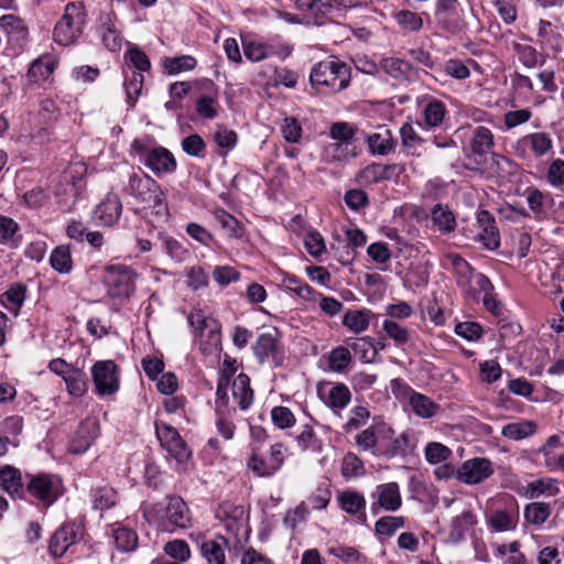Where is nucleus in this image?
<instances>
[{
  "instance_id": "1",
  "label": "nucleus",
  "mask_w": 564,
  "mask_h": 564,
  "mask_svg": "<svg viewBox=\"0 0 564 564\" xmlns=\"http://www.w3.org/2000/svg\"><path fill=\"white\" fill-rule=\"evenodd\" d=\"M126 177L122 192L132 197L138 210L144 212L145 215L150 210L158 217L167 215L165 195L155 180L133 167H127Z\"/></svg>"
},
{
  "instance_id": "2",
  "label": "nucleus",
  "mask_w": 564,
  "mask_h": 564,
  "mask_svg": "<svg viewBox=\"0 0 564 564\" xmlns=\"http://www.w3.org/2000/svg\"><path fill=\"white\" fill-rule=\"evenodd\" d=\"M310 82L318 91L327 88L332 93L345 89L350 82V67L340 61H322L311 70Z\"/></svg>"
},
{
  "instance_id": "3",
  "label": "nucleus",
  "mask_w": 564,
  "mask_h": 564,
  "mask_svg": "<svg viewBox=\"0 0 564 564\" xmlns=\"http://www.w3.org/2000/svg\"><path fill=\"white\" fill-rule=\"evenodd\" d=\"M145 516L167 531L175 528L185 529L191 522L188 507L178 496L169 497L166 503L153 505L145 511Z\"/></svg>"
},
{
  "instance_id": "4",
  "label": "nucleus",
  "mask_w": 564,
  "mask_h": 564,
  "mask_svg": "<svg viewBox=\"0 0 564 564\" xmlns=\"http://www.w3.org/2000/svg\"><path fill=\"white\" fill-rule=\"evenodd\" d=\"M188 323L195 329L199 349L204 355H214L220 350V325L216 319L205 316L202 311H194L188 315Z\"/></svg>"
},
{
  "instance_id": "5",
  "label": "nucleus",
  "mask_w": 564,
  "mask_h": 564,
  "mask_svg": "<svg viewBox=\"0 0 564 564\" xmlns=\"http://www.w3.org/2000/svg\"><path fill=\"white\" fill-rule=\"evenodd\" d=\"M131 151L156 175L173 173L176 170L174 155L163 147L150 148L144 140L135 139L131 143Z\"/></svg>"
},
{
  "instance_id": "6",
  "label": "nucleus",
  "mask_w": 564,
  "mask_h": 564,
  "mask_svg": "<svg viewBox=\"0 0 564 564\" xmlns=\"http://www.w3.org/2000/svg\"><path fill=\"white\" fill-rule=\"evenodd\" d=\"M84 23L83 7L74 2L67 3L62 19L54 29L55 42L64 46L72 44L82 33Z\"/></svg>"
},
{
  "instance_id": "7",
  "label": "nucleus",
  "mask_w": 564,
  "mask_h": 564,
  "mask_svg": "<svg viewBox=\"0 0 564 564\" xmlns=\"http://www.w3.org/2000/svg\"><path fill=\"white\" fill-rule=\"evenodd\" d=\"M437 28L446 35H455L466 28L464 11L457 0H438L435 9Z\"/></svg>"
},
{
  "instance_id": "8",
  "label": "nucleus",
  "mask_w": 564,
  "mask_h": 564,
  "mask_svg": "<svg viewBox=\"0 0 564 564\" xmlns=\"http://www.w3.org/2000/svg\"><path fill=\"white\" fill-rule=\"evenodd\" d=\"M135 274L126 265H109L105 270L104 282L112 297L129 296L134 291Z\"/></svg>"
},
{
  "instance_id": "9",
  "label": "nucleus",
  "mask_w": 564,
  "mask_h": 564,
  "mask_svg": "<svg viewBox=\"0 0 564 564\" xmlns=\"http://www.w3.org/2000/svg\"><path fill=\"white\" fill-rule=\"evenodd\" d=\"M91 377L100 397L112 395L119 389L118 369L112 360L97 361L91 368Z\"/></svg>"
},
{
  "instance_id": "10",
  "label": "nucleus",
  "mask_w": 564,
  "mask_h": 564,
  "mask_svg": "<svg viewBox=\"0 0 564 564\" xmlns=\"http://www.w3.org/2000/svg\"><path fill=\"white\" fill-rule=\"evenodd\" d=\"M494 147V135L491 131L482 126L476 127L473 132L470 142L471 155L468 156L469 163L466 169L478 171L486 162V154L491 151Z\"/></svg>"
},
{
  "instance_id": "11",
  "label": "nucleus",
  "mask_w": 564,
  "mask_h": 564,
  "mask_svg": "<svg viewBox=\"0 0 564 564\" xmlns=\"http://www.w3.org/2000/svg\"><path fill=\"white\" fill-rule=\"evenodd\" d=\"M26 489L46 506L52 505L61 494L58 479L44 474L32 476Z\"/></svg>"
},
{
  "instance_id": "12",
  "label": "nucleus",
  "mask_w": 564,
  "mask_h": 564,
  "mask_svg": "<svg viewBox=\"0 0 564 564\" xmlns=\"http://www.w3.org/2000/svg\"><path fill=\"white\" fill-rule=\"evenodd\" d=\"M492 474L491 462L487 458H474L466 460L457 470V479L462 482L474 485L487 479Z\"/></svg>"
},
{
  "instance_id": "13",
  "label": "nucleus",
  "mask_w": 564,
  "mask_h": 564,
  "mask_svg": "<svg viewBox=\"0 0 564 564\" xmlns=\"http://www.w3.org/2000/svg\"><path fill=\"white\" fill-rule=\"evenodd\" d=\"M404 172L402 164H380L372 163L361 170L358 174V178L364 184H375L382 181H390L398 178L401 173Z\"/></svg>"
},
{
  "instance_id": "14",
  "label": "nucleus",
  "mask_w": 564,
  "mask_h": 564,
  "mask_svg": "<svg viewBox=\"0 0 564 564\" xmlns=\"http://www.w3.org/2000/svg\"><path fill=\"white\" fill-rule=\"evenodd\" d=\"M476 225L478 227L477 238L482 246L488 250H496L500 245V236L491 213L488 210L478 212Z\"/></svg>"
},
{
  "instance_id": "15",
  "label": "nucleus",
  "mask_w": 564,
  "mask_h": 564,
  "mask_svg": "<svg viewBox=\"0 0 564 564\" xmlns=\"http://www.w3.org/2000/svg\"><path fill=\"white\" fill-rule=\"evenodd\" d=\"M392 435L393 431L389 429L386 436L390 438V444L387 446H379L373 451V455L391 459L397 456L405 457L412 453L414 444L411 443L410 434L408 432H403L394 438H392Z\"/></svg>"
},
{
  "instance_id": "16",
  "label": "nucleus",
  "mask_w": 564,
  "mask_h": 564,
  "mask_svg": "<svg viewBox=\"0 0 564 564\" xmlns=\"http://www.w3.org/2000/svg\"><path fill=\"white\" fill-rule=\"evenodd\" d=\"M77 540V528L75 524H64L58 528L50 540L48 550L52 556L61 557L70 545Z\"/></svg>"
},
{
  "instance_id": "17",
  "label": "nucleus",
  "mask_w": 564,
  "mask_h": 564,
  "mask_svg": "<svg viewBox=\"0 0 564 564\" xmlns=\"http://www.w3.org/2000/svg\"><path fill=\"white\" fill-rule=\"evenodd\" d=\"M378 501L372 505L376 511L377 506L386 511H397L402 506V498L399 485L394 481L379 485L377 488Z\"/></svg>"
},
{
  "instance_id": "18",
  "label": "nucleus",
  "mask_w": 564,
  "mask_h": 564,
  "mask_svg": "<svg viewBox=\"0 0 564 564\" xmlns=\"http://www.w3.org/2000/svg\"><path fill=\"white\" fill-rule=\"evenodd\" d=\"M122 213V204L117 195L109 194L96 207L95 214L98 220L105 226L115 225Z\"/></svg>"
},
{
  "instance_id": "19",
  "label": "nucleus",
  "mask_w": 564,
  "mask_h": 564,
  "mask_svg": "<svg viewBox=\"0 0 564 564\" xmlns=\"http://www.w3.org/2000/svg\"><path fill=\"white\" fill-rule=\"evenodd\" d=\"M0 487L10 496L22 497L24 485L21 471L11 465L3 466L0 469Z\"/></svg>"
},
{
  "instance_id": "20",
  "label": "nucleus",
  "mask_w": 564,
  "mask_h": 564,
  "mask_svg": "<svg viewBox=\"0 0 564 564\" xmlns=\"http://www.w3.org/2000/svg\"><path fill=\"white\" fill-rule=\"evenodd\" d=\"M97 437V424L96 422L86 421L80 424L75 438L70 444V451L74 454L84 453L93 444Z\"/></svg>"
},
{
  "instance_id": "21",
  "label": "nucleus",
  "mask_w": 564,
  "mask_h": 564,
  "mask_svg": "<svg viewBox=\"0 0 564 564\" xmlns=\"http://www.w3.org/2000/svg\"><path fill=\"white\" fill-rule=\"evenodd\" d=\"M215 516L226 524L228 530H234V527L243 519L245 508L241 505L223 501L218 505Z\"/></svg>"
},
{
  "instance_id": "22",
  "label": "nucleus",
  "mask_w": 564,
  "mask_h": 564,
  "mask_svg": "<svg viewBox=\"0 0 564 564\" xmlns=\"http://www.w3.org/2000/svg\"><path fill=\"white\" fill-rule=\"evenodd\" d=\"M232 395L241 410H247L253 399V391L250 388V379L247 375H238L232 382Z\"/></svg>"
},
{
  "instance_id": "23",
  "label": "nucleus",
  "mask_w": 564,
  "mask_h": 564,
  "mask_svg": "<svg viewBox=\"0 0 564 564\" xmlns=\"http://www.w3.org/2000/svg\"><path fill=\"white\" fill-rule=\"evenodd\" d=\"M558 491L560 489L555 479L543 478L528 484L524 490V496L528 499H536L542 496L554 497Z\"/></svg>"
},
{
  "instance_id": "24",
  "label": "nucleus",
  "mask_w": 564,
  "mask_h": 564,
  "mask_svg": "<svg viewBox=\"0 0 564 564\" xmlns=\"http://www.w3.org/2000/svg\"><path fill=\"white\" fill-rule=\"evenodd\" d=\"M373 314L368 310H350L343 316V325L355 334L365 332Z\"/></svg>"
},
{
  "instance_id": "25",
  "label": "nucleus",
  "mask_w": 564,
  "mask_h": 564,
  "mask_svg": "<svg viewBox=\"0 0 564 564\" xmlns=\"http://www.w3.org/2000/svg\"><path fill=\"white\" fill-rule=\"evenodd\" d=\"M26 288L22 284L12 285L0 295V304L8 311L18 315L25 300Z\"/></svg>"
},
{
  "instance_id": "26",
  "label": "nucleus",
  "mask_w": 564,
  "mask_h": 564,
  "mask_svg": "<svg viewBox=\"0 0 564 564\" xmlns=\"http://www.w3.org/2000/svg\"><path fill=\"white\" fill-rule=\"evenodd\" d=\"M380 68L395 79H406L412 72V65L398 57L382 58L380 61Z\"/></svg>"
},
{
  "instance_id": "27",
  "label": "nucleus",
  "mask_w": 564,
  "mask_h": 564,
  "mask_svg": "<svg viewBox=\"0 0 564 564\" xmlns=\"http://www.w3.org/2000/svg\"><path fill=\"white\" fill-rule=\"evenodd\" d=\"M227 540L224 536H217L214 540L205 541L202 544V553L209 564H224Z\"/></svg>"
},
{
  "instance_id": "28",
  "label": "nucleus",
  "mask_w": 564,
  "mask_h": 564,
  "mask_svg": "<svg viewBox=\"0 0 564 564\" xmlns=\"http://www.w3.org/2000/svg\"><path fill=\"white\" fill-rule=\"evenodd\" d=\"M0 26L15 42L24 41L28 36V29L24 22L14 14H6L1 17Z\"/></svg>"
},
{
  "instance_id": "29",
  "label": "nucleus",
  "mask_w": 564,
  "mask_h": 564,
  "mask_svg": "<svg viewBox=\"0 0 564 564\" xmlns=\"http://www.w3.org/2000/svg\"><path fill=\"white\" fill-rule=\"evenodd\" d=\"M432 221L442 232H452L456 227L454 214L447 206L437 204L432 209Z\"/></svg>"
},
{
  "instance_id": "30",
  "label": "nucleus",
  "mask_w": 564,
  "mask_h": 564,
  "mask_svg": "<svg viewBox=\"0 0 564 564\" xmlns=\"http://www.w3.org/2000/svg\"><path fill=\"white\" fill-rule=\"evenodd\" d=\"M116 547L122 552L134 551L138 546V534L132 529L118 527L112 530Z\"/></svg>"
},
{
  "instance_id": "31",
  "label": "nucleus",
  "mask_w": 564,
  "mask_h": 564,
  "mask_svg": "<svg viewBox=\"0 0 564 564\" xmlns=\"http://www.w3.org/2000/svg\"><path fill=\"white\" fill-rule=\"evenodd\" d=\"M367 142L371 153L378 155H386L390 153L395 145V141L389 130H386L382 133H373L369 135Z\"/></svg>"
},
{
  "instance_id": "32",
  "label": "nucleus",
  "mask_w": 564,
  "mask_h": 564,
  "mask_svg": "<svg viewBox=\"0 0 564 564\" xmlns=\"http://www.w3.org/2000/svg\"><path fill=\"white\" fill-rule=\"evenodd\" d=\"M551 514V506L546 502H531L524 508V519L532 525L543 524Z\"/></svg>"
},
{
  "instance_id": "33",
  "label": "nucleus",
  "mask_w": 564,
  "mask_h": 564,
  "mask_svg": "<svg viewBox=\"0 0 564 564\" xmlns=\"http://www.w3.org/2000/svg\"><path fill=\"white\" fill-rule=\"evenodd\" d=\"M67 392L73 397H82L88 390L87 375L79 368L70 370V373L64 379Z\"/></svg>"
},
{
  "instance_id": "34",
  "label": "nucleus",
  "mask_w": 564,
  "mask_h": 564,
  "mask_svg": "<svg viewBox=\"0 0 564 564\" xmlns=\"http://www.w3.org/2000/svg\"><path fill=\"white\" fill-rule=\"evenodd\" d=\"M340 508L349 514H357L366 507L365 497L352 490H345L338 495Z\"/></svg>"
},
{
  "instance_id": "35",
  "label": "nucleus",
  "mask_w": 564,
  "mask_h": 564,
  "mask_svg": "<svg viewBox=\"0 0 564 564\" xmlns=\"http://www.w3.org/2000/svg\"><path fill=\"white\" fill-rule=\"evenodd\" d=\"M351 362L352 357L347 347H336L328 355V367L332 371L339 373L345 372L348 370Z\"/></svg>"
},
{
  "instance_id": "36",
  "label": "nucleus",
  "mask_w": 564,
  "mask_h": 564,
  "mask_svg": "<svg viewBox=\"0 0 564 564\" xmlns=\"http://www.w3.org/2000/svg\"><path fill=\"white\" fill-rule=\"evenodd\" d=\"M350 399L351 393L349 389L344 383H338L329 390L326 404L332 408L335 413H338L347 406Z\"/></svg>"
},
{
  "instance_id": "37",
  "label": "nucleus",
  "mask_w": 564,
  "mask_h": 564,
  "mask_svg": "<svg viewBox=\"0 0 564 564\" xmlns=\"http://www.w3.org/2000/svg\"><path fill=\"white\" fill-rule=\"evenodd\" d=\"M410 405L413 412L421 417H432L438 410L436 403L421 393H413L410 397Z\"/></svg>"
},
{
  "instance_id": "38",
  "label": "nucleus",
  "mask_w": 564,
  "mask_h": 564,
  "mask_svg": "<svg viewBox=\"0 0 564 564\" xmlns=\"http://www.w3.org/2000/svg\"><path fill=\"white\" fill-rule=\"evenodd\" d=\"M143 80V74L140 72L132 70L131 75H127L124 89L127 94V102L130 107H134L138 97L141 95Z\"/></svg>"
},
{
  "instance_id": "39",
  "label": "nucleus",
  "mask_w": 564,
  "mask_h": 564,
  "mask_svg": "<svg viewBox=\"0 0 564 564\" xmlns=\"http://www.w3.org/2000/svg\"><path fill=\"white\" fill-rule=\"evenodd\" d=\"M535 424L531 421L509 423L503 426L501 434L510 440H521L535 432Z\"/></svg>"
},
{
  "instance_id": "40",
  "label": "nucleus",
  "mask_w": 564,
  "mask_h": 564,
  "mask_svg": "<svg viewBox=\"0 0 564 564\" xmlns=\"http://www.w3.org/2000/svg\"><path fill=\"white\" fill-rule=\"evenodd\" d=\"M445 106L440 100H432L424 107V123L430 128L438 127L445 117Z\"/></svg>"
},
{
  "instance_id": "41",
  "label": "nucleus",
  "mask_w": 564,
  "mask_h": 564,
  "mask_svg": "<svg viewBox=\"0 0 564 564\" xmlns=\"http://www.w3.org/2000/svg\"><path fill=\"white\" fill-rule=\"evenodd\" d=\"M404 518L399 516H384L377 520L375 532L378 535L392 536L399 529L404 527Z\"/></svg>"
},
{
  "instance_id": "42",
  "label": "nucleus",
  "mask_w": 564,
  "mask_h": 564,
  "mask_svg": "<svg viewBox=\"0 0 564 564\" xmlns=\"http://www.w3.org/2000/svg\"><path fill=\"white\" fill-rule=\"evenodd\" d=\"M51 265L59 273H68L72 269V256L66 246L56 247L50 258Z\"/></svg>"
},
{
  "instance_id": "43",
  "label": "nucleus",
  "mask_w": 564,
  "mask_h": 564,
  "mask_svg": "<svg viewBox=\"0 0 564 564\" xmlns=\"http://www.w3.org/2000/svg\"><path fill=\"white\" fill-rule=\"evenodd\" d=\"M159 239L161 240L162 247L166 254L173 261L181 262L187 257V249L173 237L160 234Z\"/></svg>"
},
{
  "instance_id": "44",
  "label": "nucleus",
  "mask_w": 564,
  "mask_h": 564,
  "mask_svg": "<svg viewBox=\"0 0 564 564\" xmlns=\"http://www.w3.org/2000/svg\"><path fill=\"white\" fill-rule=\"evenodd\" d=\"M94 508L105 511L117 502V492L109 486L98 487L94 491Z\"/></svg>"
},
{
  "instance_id": "45",
  "label": "nucleus",
  "mask_w": 564,
  "mask_h": 564,
  "mask_svg": "<svg viewBox=\"0 0 564 564\" xmlns=\"http://www.w3.org/2000/svg\"><path fill=\"white\" fill-rule=\"evenodd\" d=\"M164 68L171 74L192 70L196 66V59L191 55H182L177 57H167L164 59Z\"/></svg>"
},
{
  "instance_id": "46",
  "label": "nucleus",
  "mask_w": 564,
  "mask_h": 564,
  "mask_svg": "<svg viewBox=\"0 0 564 564\" xmlns=\"http://www.w3.org/2000/svg\"><path fill=\"white\" fill-rule=\"evenodd\" d=\"M349 346L356 355H359L367 362L372 361L378 354V348L370 337L359 338Z\"/></svg>"
},
{
  "instance_id": "47",
  "label": "nucleus",
  "mask_w": 564,
  "mask_h": 564,
  "mask_svg": "<svg viewBox=\"0 0 564 564\" xmlns=\"http://www.w3.org/2000/svg\"><path fill=\"white\" fill-rule=\"evenodd\" d=\"M278 340L271 334H261L253 347L256 356L263 362L270 354L276 350Z\"/></svg>"
},
{
  "instance_id": "48",
  "label": "nucleus",
  "mask_w": 564,
  "mask_h": 564,
  "mask_svg": "<svg viewBox=\"0 0 564 564\" xmlns=\"http://www.w3.org/2000/svg\"><path fill=\"white\" fill-rule=\"evenodd\" d=\"M522 141L531 147L536 156L544 155L552 148L551 139L542 132L529 134Z\"/></svg>"
},
{
  "instance_id": "49",
  "label": "nucleus",
  "mask_w": 564,
  "mask_h": 564,
  "mask_svg": "<svg viewBox=\"0 0 564 564\" xmlns=\"http://www.w3.org/2000/svg\"><path fill=\"white\" fill-rule=\"evenodd\" d=\"M364 464L354 453H347L341 462V475L345 478L358 477L364 474Z\"/></svg>"
},
{
  "instance_id": "50",
  "label": "nucleus",
  "mask_w": 564,
  "mask_h": 564,
  "mask_svg": "<svg viewBox=\"0 0 564 564\" xmlns=\"http://www.w3.org/2000/svg\"><path fill=\"white\" fill-rule=\"evenodd\" d=\"M452 451L438 442H431L425 446V458L430 464H440L449 458Z\"/></svg>"
},
{
  "instance_id": "51",
  "label": "nucleus",
  "mask_w": 564,
  "mask_h": 564,
  "mask_svg": "<svg viewBox=\"0 0 564 564\" xmlns=\"http://www.w3.org/2000/svg\"><path fill=\"white\" fill-rule=\"evenodd\" d=\"M386 334L394 340L397 345H403L409 341L410 334L406 327L392 319H386L382 324Z\"/></svg>"
},
{
  "instance_id": "52",
  "label": "nucleus",
  "mask_w": 564,
  "mask_h": 564,
  "mask_svg": "<svg viewBox=\"0 0 564 564\" xmlns=\"http://www.w3.org/2000/svg\"><path fill=\"white\" fill-rule=\"evenodd\" d=\"M489 522L496 531H509L516 528L517 517L505 510H497L491 514Z\"/></svg>"
},
{
  "instance_id": "53",
  "label": "nucleus",
  "mask_w": 564,
  "mask_h": 564,
  "mask_svg": "<svg viewBox=\"0 0 564 564\" xmlns=\"http://www.w3.org/2000/svg\"><path fill=\"white\" fill-rule=\"evenodd\" d=\"M513 51L524 66L532 68L539 64V54L533 46L529 44L513 43Z\"/></svg>"
},
{
  "instance_id": "54",
  "label": "nucleus",
  "mask_w": 564,
  "mask_h": 564,
  "mask_svg": "<svg viewBox=\"0 0 564 564\" xmlns=\"http://www.w3.org/2000/svg\"><path fill=\"white\" fill-rule=\"evenodd\" d=\"M54 63L44 62L42 58H37L32 62L28 70V77L32 82H39L48 77L54 72Z\"/></svg>"
},
{
  "instance_id": "55",
  "label": "nucleus",
  "mask_w": 564,
  "mask_h": 564,
  "mask_svg": "<svg viewBox=\"0 0 564 564\" xmlns=\"http://www.w3.org/2000/svg\"><path fill=\"white\" fill-rule=\"evenodd\" d=\"M395 19L398 23L406 31H420L423 26V20L421 15L409 10H401L395 14Z\"/></svg>"
},
{
  "instance_id": "56",
  "label": "nucleus",
  "mask_w": 564,
  "mask_h": 564,
  "mask_svg": "<svg viewBox=\"0 0 564 564\" xmlns=\"http://www.w3.org/2000/svg\"><path fill=\"white\" fill-rule=\"evenodd\" d=\"M271 419L279 429H288L295 424V416L286 406H274L271 411Z\"/></svg>"
},
{
  "instance_id": "57",
  "label": "nucleus",
  "mask_w": 564,
  "mask_h": 564,
  "mask_svg": "<svg viewBox=\"0 0 564 564\" xmlns=\"http://www.w3.org/2000/svg\"><path fill=\"white\" fill-rule=\"evenodd\" d=\"M283 138L289 143H297L302 137V127L293 117H286L281 127Z\"/></svg>"
},
{
  "instance_id": "58",
  "label": "nucleus",
  "mask_w": 564,
  "mask_h": 564,
  "mask_svg": "<svg viewBox=\"0 0 564 564\" xmlns=\"http://www.w3.org/2000/svg\"><path fill=\"white\" fill-rule=\"evenodd\" d=\"M164 552L171 557L184 562L189 555V546L184 540L170 541L164 545Z\"/></svg>"
},
{
  "instance_id": "59",
  "label": "nucleus",
  "mask_w": 564,
  "mask_h": 564,
  "mask_svg": "<svg viewBox=\"0 0 564 564\" xmlns=\"http://www.w3.org/2000/svg\"><path fill=\"white\" fill-rule=\"evenodd\" d=\"M130 63L135 67L137 72H148L151 68V62L148 55L138 46H131L127 55Z\"/></svg>"
},
{
  "instance_id": "60",
  "label": "nucleus",
  "mask_w": 564,
  "mask_h": 564,
  "mask_svg": "<svg viewBox=\"0 0 564 564\" xmlns=\"http://www.w3.org/2000/svg\"><path fill=\"white\" fill-rule=\"evenodd\" d=\"M356 443L357 445L364 449H372L376 451L379 446H382L379 440V436L376 434V431L373 427H369L360 432L356 436Z\"/></svg>"
},
{
  "instance_id": "61",
  "label": "nucleus",
  "mask_w": 564,
  "mask_h": 564,
  "mask_svg": "<svg viewBox=\"0 0 564 564\" xmlns=\"http://www.w3.org/2000/svg\"><path fill=\"white\" fill-rule=\"evenodd\" d=\"M328 554L340 558L345 563H355L360 560L359 551L354 546L337 545L327 549Z\"/></svg>"
},
{
  "instance_id": "62",
  "label": "nucleus",
  "mask_w": 564,
  "mask_h": 564,
  "mask_svg": "<svg viewBox=\"0 0 564 564\" xmlns=\"http://www.w3.org/2000/svg\"><path fill=\"white\" fill-rule=\"evenodd\" d=\"M216 105L217 101L215 98L202 96L196 100V111L203 118L214 119L218 115Z\"/></svg>"
},
{
  "instance_id": "63",
  "label": "nucleus",
  "mask_w": 564,
  "mask_h": 564,
  "mask_svg": "<svg viewBox=\"0 0 564 564\" xmlns=\"http://www.w3.org/2000/svg\"><path fill=\"white\" fill-rule=\"evenodd\" d=\"M455 333L467 340H475L480 338L482 328L478 323L464 322L455 326Z\"/></svg>"
},
{
  "instance_id": "64",
  "label": "nucleus",
  "mask_w": 564,
  "mask_h": 564,
  "mask_svg": "<svg viewBox=\"0 0 564 564\" xmlns=\"http://www.w3.org/2000/svg\"><path fill=\"white\" fill-rule=\"evenodd\" d=\"M547 181L555 187L564 185V160H554L547 171Z\"/></svg>"
}]
</instances>
